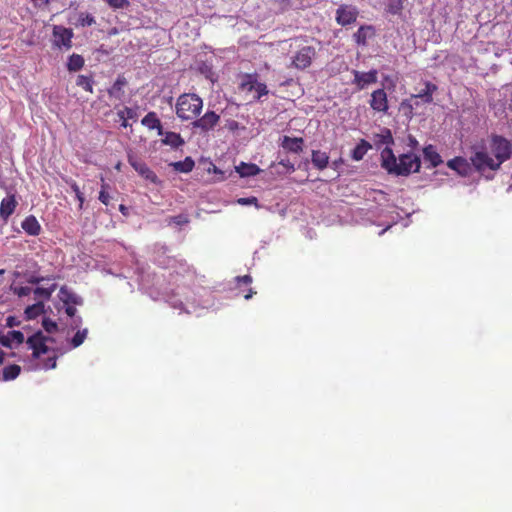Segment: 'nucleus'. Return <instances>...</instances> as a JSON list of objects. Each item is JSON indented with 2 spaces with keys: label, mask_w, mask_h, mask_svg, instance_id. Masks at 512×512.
<instances>
[{
  "label": "nucleus",
  "mask_w": 512,
  "mask_h": 512,
  "mask_svg": "<svg viewBox=\"0 0 512 512\" xmlns=\"http://www.w3.org/2000/svg\"><path fill=\"white\" fill-rule=\"evenodd\" d=\"M354 80L353 84L357 86L359 90L364 89L367 85L377 82V70L373 69L368 72L353 71Z\"/></svg>",
  "instance_id": "nucleus-12"
},
{
  "label": "nucleus",
  "mask_w": 512,
  "mask_h": 512,
  "mask_svg": "<svg viewBox=\"0 0 512 512\" xmlns=\"http://www.w3.org/2000/svg\"><path fill=\"white\" fill-rule=\"evenodd\" d=\"M102 182V189L99 192V200L101 203L107 206L110 203V195L106 191V189L108 188V184H106L103 179Z\"/></svg>",
  "instance_id": "nucleus-39"
},
{
  "label": "nucleus",
  "mask_w": 512,
  "mask_h": 512,
  "mask_svg": "<svg viewBox=\"0 0 512 512\" xmlns=\"http://www.w3.org/2000/svg\"><path fill=\"white\" fill-rule=\"evenodd\" d=\"M401 108L405 111V113L407 115H409L410 117L412 116V113H413V106L412 104L410 103V101L408 100H404L402 103H401Z\"/></svg>",
  "instance_id": "nucleus-48"
},
{
  "label": "nucleus",
  "mask_w": 512,
  "mask_h": 512,
  "mask_svg": "<svg viewBox=\"0 0 512 512\" xmlns=\"http://www.w3.org/2000/svg\"><path fill=\"white\" fill-rule=\"evenodd\" d=\"M20 323H21L20 320L15 316H8L6 318V326L9 328L19 326Z\"/></svg>",
  "instance_id": "nucleus-47"
},
{
  "label": "nucleus",
  "mask_w": 512,
  "mask_h": 512,
  "mask_svg": "<svg viewBox=\"0 0 512 512\" xmlns=\"http://www.w3.org/2000/svg\"><path fill=\"white\" fill-rule=\"evenodd\" d=\"M59 299L65 305H82L83 301L81 297L71 292L66 286H62L59 290Z\"/></svg>",
  "instance_id": "nucleus-19"
},
{
  "label": "nucleus",
  "mask_w": 512,
  "mask_h": 512,
  "mask_svg": "<svg viewBox=\"0 0 512 512\" xmlns=\"http://www.w3.org/2000/svg\"><path fill=\"white\" fill-rule=\"evenodd\" d=\"M238 285H250L252 283V277L250 275L238 276L236 278Z\"/></svg>",
  "instance_id": "nucleus-46"
},
{
  "label": "nucleus",
  "mask_w": 512,
  "mask_h": 512,
  "mask_svg": "<svg viewBox=\"0 0 512 512\" xmlns=\"http://www.w3.org/2000/svg\"><path fill=\"white\" fill-rule=\"evenodd\" d=\"M164 138L161 140L164 145L171 146L172 148H179L184 145V139L179 133L176 132H165Z\"/></svg>",
  "instance_id": "nucleus-24"
},
{
  "label": "nucleus",
  "mask_w": 512,
  "mask_h": 512,
  "mask_svg": "<svg viewBox=\"0 0 512 512\" xmlns=\"http://www.w3.org/2000/svg\"><path fill=\"white\" fill-rule=\"evenodd\" d=\"M447 166L461 176H468L472 170L470 160L468 161L466 158L461 156L448 160Z\"/></svg>",
  "instance_id": "nucleus-14"
},
{
  "label": "nucleus",
  "mask_w": 512,
  "mask_h": 512,
  "mask_svg": "<svg viewBox=\"0 0 512 512\" xmlns=\"http://www.w3.org/2000/svg\"><path fill=\"white\" fill-rule=\"evenodd\" d=\"M22 228L26 233H28L29 235H32V236L39 235V233L41 231V226H40L38 220L32 215L26 217L23 220Z\"/></svg>",
  "instance_id": "nucleus-21"
},
{
  "label": "nucleus",
  "mask_w": 512,
  "mask_h": 512,
  "mask_svg": "<svg viewBox=\"0 0 512 512\" xmlns=\"http://www.w3.org/2000/svg\"><path fill=\"white\" fill-rule=\"evenodd\" d=\"M203 109V100L196 93H183L175 105V113L182 121H195Z\"/></svg>",
  "instance_id": "nucleus-3"
},
{
  "label": "nucleus",
  "mask_w": 512,
  "mask_h": 512,
  "mask_svg": "<svg viewBox=\"0 0 512 512\" xmlns=\"http://www.w3.org/2000/svg\"><path fill=\"white\" fill-rule=\"evenodd\" d=\"M124 112H125V116L126 118H133L134 117V111L133 109L129 108V107H125L124 108Z\"/></svg>",
  "instance_id": "nucleus-54"
},
{
  "label": "nucleus",
  "mask_w": 512,
  "mask_h": 512,
  "mask_svg": "<svg viewBox=\"0 0 512 512\" xmlns=\"http://www.w3.org/2000/svg\"><path fill=\"white\" fill-rule=\"evenodd\" d=\"M78 22L82 27L91 26L95 24V18L89 13H81Z\"/></svg>",
  "instance_id": "nucleus-38"
},
{
  "label": "nucleus",
  "mask_w": 512,
  "mask_h": 512,
  "mask_svg": "<svg viewBox=\"0 0 512 512\" xmlns=\"http://www.w3.org/2000/svg\"><path fill=\"white\" fill-rule=\"evenodd\" d=\"M56 288V284H52L49 288L37 287L36 289L33 290V293L35 295V298L48 300L50 299L52 293L56 290Z\"/></svg>",
  "instance_id": "nucleus-32"
},
{
  "label": "nucleus",
  "mask_w": 512,
  "mask_h": 512,
  "mask_svg": "<svg viewBox=\"0 0 512 512\" xmlns=\"http://www.w3.org/2000/svg\"><path fill=\"white\" fill-rule=\"evenodd\" d=\"M45 279L46 278H44V277H39V276L31 275L27 279V282L30 283V284H39L40 282L44 281Z\"/></svg>",
  "instance_id": "nucleus-49"
},
{
  "label": "nucleus",
  "mask_w": 512,
  "mask_h": 512,
  "mask_svg": "<svg viewBox=\"0 0 512 512\" xmlns=\"http://www.w3.org/2000/svg\"><path fill=\"white\" fill-rule=\"evenodd\" d=\"M238 87L239 90L246 93L254 91L253 99L255 101L260 100L269 93L267 85L258 81V75L256 73H244L240 75Z\"/></svg>",
  "instance_id": "nucleus-5"
},
{
  "label": "nucleus",
  "mask_w": 512,
  "mask_h": 512,
  "mask_svg": "<svg viewBox=\"0 0 512 512\" xmlns=\"http://www.w3.org/2000/svg\"><path fill=\"white\" fill-rule=\"evenodd\" d=\"M409 141L412 147H416L418 145V141L412 136L409 137Z\"/></svg>",
  "instance_id": "nucleus-56"
},
{
  "label": "nucleus",
  "mask_w": 512,
  "mask_h": 512,
  "mask_svg": "<svg viewBox=\"0 0 512 512\" xmlns=\"http://www.w3.org/2000/svg\"><path fill=\"white\" fill-rule=\"evenodd\" d=\"M129 163L144 179L153 184H160L158 176L146 165V163L133 158H129Z\"/></svg>",
  "instance_id": "nucleus-11"
},
{
  "label": "nucleus",
  "mask_w": 512,
  "mask_h": 512,
  "mask_svg": "<svg viewBox=\"0 0 512 512\" xmlns=\"http://www.w3.org/2000/svg\"><path fill=\"white\" fill-rule=\"evenodd\" d=\"M36 7H44L49 4V0H31Z\"/></svg>",
  "instance_id": "nucleus-53"
},
{
  "label": "nucleus",
  "mask_w": 512,
  "mask_h": 512,
  "mask_svg": "<svg viewBox=\"0 0 512 512\" xmlns=\"http://www.w3.org/2000/svg\"><path fill=\"white\" fill-rule=\"evenodd\" d=\"M405 0H388L387 10L389 13L396 15L399 14L404 8Z\"/></svg>",
  "instance_id": "nucleus-35"
},
{
  "label": "nucleus",
  "mask_w": 512,
  "mask_h": 512,
  "mask_svg": "<svg viewBox=\"0 0 512 512\" xmlns=\"http://www.w3.org/2000/svg\"><path fill=\"white\" fill-rule=\"evenodd\" d=\"M117 114H118V117H119L121 120H123V119H125V118H126V116H125V112H124V109H123V110H121V111H119Z\"/></svg>",
  "instance_id": "nucleus-57"
},
{
  "label": "nucleus",
  "mask_w": 512,
  "mask_h": 512,
  "mask_svg": "<svg viewBox=\"0 0 512 512\" xmlns=\"http://www.w3.org/2000/svg\"><path fill=\"white\" fill-rule=\"evenodd\" d=\"M5 273L4 269H0V276H2Z\"/></svg>",
  "instance_id": "nucleus-62"
},
{
  "label": "nucleus",
  "mask_w": 512,
  "mask_h": 512,
  "mask_svg": "<svg viewBox=\"0 0 512 512\" xmlns=\"http://www.w3.org/2000/svg\"><path fill=\"white\" fill-rule=\"evenodd\" d=\"M13 293L19 297L28 296L33 290L27 286L11 287Z\"/></svg>",
  "instance_id": "nucleus-42"
},
{
  "label": "nucleus",
  "mask_w": 512,
  "mask_h": 512,
  "mask_svg": "<svg viewBox=\"0 0 512 512\" xmlns=\"http://www.w3.org/2000/svg\"><path fill=\"white\" fill-rule=\"evenodd\" d=\"M75 321L80 323L81 322V318L78 317Z\"/></svg>",
  "instance_id": "nucleus-63"
},
{
  "label": "nucleus",
  "mask_w": 512,
  "mask_h": 512,
  "mask_svg": "<svg viewBox=\"0 0 512 512\" xmlns=\"http://www.w3.org/2000/svg\"><path fill=\"white\" fill-rule=\"evenodd\" d=\"M5 353L0 349V364L4 362Z\"/></svg>",
  "instance_id": "nucleus-58"
},
{
  "label": "nucleus",
  "mask_w": 512,
  "mask_h": 512,
  "mask_svg": "<svg viewBox=\"0 0 512 512\" xmlns=\"http://www.w3.org/2000/svg\"><path fill=\"white\" fill-rule=\"evenodd\" d=\"M369 103L371 108L377 112L385 113L389 107L387 94L383 89H377L373 91Z\"/></svg>",
  "instance_id": "nucleus-13"
},
{
  "label": "nucleus",
  "mask_w": 512,
  "mask_h": 512,
  "mask_svg": "<svg viewBox=\"0 0 512 512\" xmlns=\"http://www.w3.org/2000/svg\"><path fill=\"white\" fill-rule=\"evenodd\" d=\"M376 145L386 144L390 145L394 143L392 133L389 129H384L381 134L376 135Z\"/></svg>",
  "instance_id": "nucleus-34"
},
{
  "label": "nucleus",
  "mask_w": 512,
  "mask_h": 512,
  "mask_svg": "<svg viewBox=\"0 0 512 512\" xmlns=\"http://www.w3.org/2000/svg\"><path fill=\"white\" fill-rule=\"evenodd\" d=\"M17 201L14 195L4 198L0 204V217L7 220L15 211Z\"/></svg>",
  "instance_id": "nucleus-18"
},
{
  "label": "nucleus",
  "mask_w": 512,
  "mask_h": 512,
  "mask_svg": "<svg viewBox=\"0 0 512 512\" xmlns=\"http://www.w3.org/2000/svg\"><path fill=\"white\" fill-rule=\"evenodd\" d=\"M311 160H312L313 165L317 169L323 170L328 166L329 156L327 155L326 152H322L319 150H313Z\"/></svg>",
  "instance_id": "nucleus-25"
},
{
  "label": "nucleus",
  "mask_w": 512,
  "mask_h": 512,
  "mask_svg": "<svg viewBox=\"0 0 512 512\" xmlns=\"http://www.w3.org/2000/svg\"><path fill=\"white\" fill-rule=\"evenodd\" d=\"M170 166L180 173H189L193 170L195 162L191 157H186L183 161L172 162Z\"/></svg>",
  "instance_id": "nucleus-26"
},
{
  "label": "nucleus",
  "mask_w": 512,
  "mask_h": 512,
  "mask_svg": "<svg viewBox=\"0 0 512 512\" xmlns=\"http://www.w3.org/2000/svg\"><path fill=\"white\" fill-rule=\"evenodd\" d=\"M279 166H282L285 171H276L275 173L277 174H285V173H292L295 171V167H294V164L290 162V160L286 159V160H281L279 163H278Z\"/></svg>",
  "instance_id": "nucleus-41"
},
{
  "label": "nucleus",
  "mask_w": 512,
  "mask_h": 512,
  "mask_svg": "<svg viewBox=\"0 0 512 512\" xmlns=\"http://www.w3.org/2000/svg\"><path fill=\"white\" fill-rule=\"evenodd\" d=\"M76 85L89 93H93L94 79L92 75L80 74L76 78Z\"/></svg>",
  "instance_id": "nucleus-27"
},
{
  "label": "nucleus",
  "mask_w": 512,
  "mask_h": 512,
  "mask_svg": "<svg viewBox=\"0 0 512 512\" xmlns=\"http://www.w3.org/2000/svg\"><path fill=\"white\" fill-rule=\"evenodd\" d=\"M123 127H127L128 126V123H127V118L123 119L122 120V124H121Z\"/></svg>",
  "instance_id": "nucleus-60"
},
{
  "label": "nucleus",
  "mask_w": 512,
  "mask_h": 512,
  "mask_svg": "<svg viewBox=\"0 0 512 512\" xmlns=\"http://www.w3.org/2000/svg\"><path fill=\"white\" fill-rule=\"evenodd\" d=\"M0 343L3 345V346H6V347H11V344H12V341L10 339V336L7 335H3L0 337Z\"/></svg>",
  "instance_id": "nucleus-51"
},
{
  "label": "nucleus",
  "mask_w": 512,
  "mask_h": 512,
  "mask_svg": "<svg viewBox=\"0 0 512 512\" xmlns=\"http://www.w3.org/2000/svg\"><path fill=\"white\" fill-rule=\"evenodd\" d=\"M226 127L230 130V131H235L238 129L239 127V123L235 120H229L227 121V124H226Z\"/></svg>",
  "instance_id": "nucleus-52"
},
{
  "label": "nucleus",
  "mask_w": 512,
  "mask_h": 512,
  "mask_svg": "<svg viewBox=\"0 0 512 512\" xmlns=\"http://www.w3.org/2000/svg\"><path fill=\"white\" fill-rule=\"evenodd\" d=\"M380 157L381 167L391 175L408 176L419 172L421 167L420 157L412 152L403 153L397 158L390 147H385Z\"/></svg>",
  "instance_id": "nucleus-1"
},
{
  "label": "nucleus",
  "mask_w": 512,
  "mask_h": 512,
  "mask_svg": "<svg viewBox=\"0 0 512 512\" xmlns=\"http://www.w3.org/2000/svg\"><path fill=\"white\" fill-rule=\"evenodd\" d=\"M280 146L287 152L300 154L304 148V139L302 137L283 136Z\"/></svg>",
  "instance_id": "nucleus-15"
},
{
  "label": "nucleus",
  "mask_w": 512,
  "mask_h": 512,
  "mask_svg": "<svg viewBox=\"0 0 512 512\" xmlns=\"http://www.w3.org/2000/svg\"><path fill=\"white\" fill-rule=\"evenodd\" d=\"M21 372V367L17 364H11L3 369L2 379L4 381H11L16 379Z\"/></svg>",
  "instance_id": "nucleus-30"
},
{
  "label": "nucleus",
  "mask_w": 512,
  "mask_h": 512,
  "mask_svg": "<svg viewBox=\"0 0 512 512\" xmlns=\"http://www.w3.org/2000/svg\"><path fill=\"white\" fill-rule=\"evenodd\" d=\"M141 123L150 130H157L158 135L164 134L161 121L154 111L148 112L141 120Z\"/></svg>",
  "instance_id": "nucleus-17"
},
{
  "label": "nucleus",
  "mask_w": 512,
  "mask_h": 512,
  "mask_svg": "<svg viewBox=\"0 0 512 512\" xmlns=\"http://www.w3.org/2000/svg\"><path fill=\"white\" fill-rule=\"evenodd\" d=\"M237 203L240 205H255L258 206V199L254 196L247 198H239Z\"/></svg>",
  "instance_id": "nucleus-45"
},
{
  "label": "nucleus",
  "mask_w": 512,
  "mask_h": 512,
  "mask_svg": "<svg viewBox=\"0 0 512 512\" xmlns=\"http://www.w3.org/2000/svg\"><path fill=\"white\" fill-rule=\"evenodd\" d=\"M220 121V116L214 111H207L203 116L197 117L192 125L194 128L200 129L202 132L212 130Z\"/></svg>",
  "instance_id": "nucleus-10"
},
{
  "label": "nucleus",
  "mask_w": 512,
  "mask_h": 512,
  "mask_svg": "<svg viewBox=\"0 0 512 512\" xmlns=\"http://www.w3.org/2000/svg\"><path fill=\"white\" fill-rule=\"evenodd\" d=\"M65 182L68 185H70L72 191L75 193V196H76L77 200L79 201V207L82 208L83 203H84V196H83V193L80 191L79 186L72 179H66Z\"/></svg>",
  "instance_id": "nucleus-37"
},
{
  "label": "nucleus",
  "mask_w": 512,
  "mask_h": 512,
  "mask_svg": "<svg viewBox=\"0 0 512 512\" xmlns=\"http://www.w3.org/2000/svg\"><path fill=\"white\" fill-rule=\"evenodd\" d=\"M85 64L84 58L76 53H73L69 58L67 62V69L71 72L79 71L83 68Z\"/></svg>",
  "instance_id": "nucleus-29"
},
{
  "label": "nucleus",
  "mask_w": 512,
  "mask_h": 512,
  "mask_svg": "<svg viewBox=\"0 0 512 512\" xmlns=\"http://www.w3.org/2000/svg\"><path fill=\"white\" fill-rule=\"evenodd\" d=\"M490 150L495 160L501 166L512 156V143L501 135H492L490 139Z\"/></svg>",
  "instance_id": "nucleus-6"
},
{
  "label": "nucleus",
  "mask_w": 512,
  "mask_h": 512,
  "mask_svg": "<svg viewBox=\"0 0 512 512\" xmlns=\"http://www.w3.org/2000/svg\"><path fill=\"white\" fill-rule=\"evenodd\" d=\"M87 333H88L87 329L78 330L75 333V335L73 336V338L71 339V346L73 348L79 347L84 342V340L86 339Z\"/></svg>",
  "instance_id": "nucleus-36"
},
{
  "label": "nucleus",
  "mask_w": 512,
  "mask_h": 512,
  "mask_svg": "<svg viewBox=\"0 0 512 512\" xmlns=\"http://www.w3.org/2000/svg\"><path fill=\"white\" fill-rule=\"evenodd\" d=\"M0 186L3 188V189H6V186H5V183L3 181L0 180Z\"/></svg>",
  "instance_id": "nucleus-61"
},
{
  "label": "nucleus",
  "mask_w": 512,
  "mask_h": 512,
  "mask_svg": "<svg viewBox=\"0 0 512 512\" xmlns=\"http://www.w3.org/2000/svg\"><path fill=\"white\" fill-rule=\"evenodd\" d=\"M371 149L372 145L367 140L361 139L356 147L352 150L351 158L355 161H360Z\"/></svg>",
  "instance_id": "nucleus-22"
},
{
  "label": "nucleus",
  "mask_w": 512,
  "mask_h": 512,
  "mask_svg": "<svg viewBox=\"0 0 512 512\" xmlns=\"http://www.w3.org/2000/svg\"><path fill=\"white\" fill-rule=\"evenodd\" d=\"M105 2L114 9H121L129 6L128 0H105Z\"/></svg>",
  "instance_id": "nucleus-43"
},
{
  "label": "nucleus",
  "mask_w": 512,
  "mask_h": 512,
  "mask_svg": "<svg viewBox=\"0 0 512 512\" xmlns=\"http://www.w3.org/2000/svg\"><path fill=\"white\" fill-rule=\"evenodd\" d=\"M254 293L255 292L252 290V288H249L248 292L246 294H244V298L245 299H250L253 296Z\"/></svg>",
  "instance_id": "nucleus-55"
},
{
  "label": "nucleus",
  "mask_w": 512,
  "mask_h": 512,
  "mask_svg": "<svg viewBox=\"0 0 512 512\" xmlns=\"http://www.w3.org/2000/svg\"><path fill=\"white\" fill-rule=\"evenodd\" d=\"M371 30V26H361L354 34L355 42L359 45H365L368 37L367 32Z\"/></svg>",
  "instance_id": "nucleus-33"
},
{
  "label": "nucleus",
  "mask_w": 512,
  "mask_h": 512,
  "mask_svg": "<svg viewBox=\"0 0 512 512\" xmlns=\"http://www.w3.org/2000/svg\"><path fill=\"white\" fill-rule=\"evenodd\" d=\"M42 326L45 329V331L48 333H53V332L57 331V329H58L57 323L49 318L43 319Z\"/></svg>",
  "instance_id": "nucleus-40"
},
{
  "label": "nucleus",
  "mask_w": 512,
  "mask_h": 512,
  "mask_svg": "<svg viewBox=\"0 0 512 512\" xmlns=\"http://www.w3.org/2000/svg\"><path fill=\"white\" fill-rule=\"evenodd\" d=\"M236 171L241 177H250L258 175L261 169L256 164L241 162L236 166Z\"/></svg>",
  "instance_id": "nucleus-23"
},
{
  "label": "nucleus",
  "mask_w": 512,
  "mask_h": 512,
  "mask_svg": "<svg viewBox=\"0 0 512 512\" xmlns=\"http://www.w3.org/2000/svg\"><path fill=\"white\" fill-rule=\"evenodd\" d=\"M44 312V304L39 301L33 305L27 306L24 313L27 319H35Z\"/></svg>",
  "instance_id": "nucleus-31"
},
{
  "label": "nucleus",
  "mask_w": 512,
  "mask_h": 512,
  "mask_svg": "<svg viewBox=\"0 0 512 512\" xmlns=\"http://www.w3.org/2000/svg\"><path fill=\"white\" fill-rule=\"evenodd\" d=\"M49 342H54V339L52 337L45 336L41 331L34 333L26 341L28 348L32 350L33 358L37 359L43 354L53 352V354L48 356V358L43 362L42 368L45 370L54 369L57 365L58 355L54 349L48 346Z\"/></svg>",
  "instance_id": "nucleus-2"
},
{
  "label": "nucleus",
  "mask_w": 512,
  "mask_h": 512,
  "mask_svg": "<svg viewBox=\"0 0 512 512\" xmlns=\"http://www.w3.org/2000/svg\"><path fill=\"white\" fill-rule=\"evenodd\" d=\"M316 56V50L312 46H304L299 49L292 57L291 67L298 70H305L310 67L314 57Z\"/></svg>",
  "instance_id": "nucleus-8"
},
{
  "label": "nucleus",
  "mask_w": 512,
  "mask_h": 512,
  "mask_svg": "<svg viewBox=\"0 0 512 512\" xmlns=\"http://www.w3.org/2000/svg\"><path fill=\"white\" fill-rule=\"evenodd\" d=\"M423 156L424 160L429 162L433 168L439 166L443 162L440 154L433 145L424 147Z\"/></svg>",
  "instance_id": "nucleus-20"
},
{
  "label": "nucleus",
  "mask_w": 512,
  "mask_h": 512,
  "mask_svg": "<svg viewBox=\"0 0 512 512\" xmlns=\"http://www.w3.org/2000/svg\"><path fill=\"white\" fill-rule=\"evenodd\" d=\"M437 90V86L431 82H426L425 89L420 91L417 95H413L414 98H422L425 103H431L433 101V93Z\"/></svg>",
  "instance_id": "nucleus-28"
},
{
  "label": "nucleus",
  "mask_w": 512,
  "mask_h": 512,
  "mask_svg": "<svg viewBox=\"0 0 512 512\" xmlns=\"http://www.w3.org/2000/svg\"><path fill=\"white\" fill-rule=\"evenodd\" d=\"M469 160L475 171L480 174H483L486 170L497 171L501 168L494 156L490 155L483 146L474 147Z\"/></svg>",
  "instance_id": "nucleus-4"
},
{
  "label": "nucleus",
  "mask_w": 512,
  "mask_h": 512,
  "mask_svg": "<svg viewBox=\"0 0 512 512\" xmlns=\"http://www.w3.org/2000/svg\"><path fill=\"white\" fill-rule=\"evenodd\" d=\"M358 14L356 7L342 4L336 10L335 20L339 25L347 26L356 22Z\"/></svg>",
  "instance_id": "nucleus-9"
},
{
  "label": "nucleus",
  "mask_w": 512,
  "mask_h": 512,
  "mask_svg": "<svg viewBox=\"0 0 512 512\" xmlns=\"http://www.w3.org/2000/svg\"><path fill=\"white\" fill-rule=\"evenodd\" d=\"M128 85L127 79L123 75H119L112 86L108 89V95L118 101H122L125 95V87Z\"/></svg>",
  "instance_id": "nucleus-16"
},
{
  "label": "nucleus",
  "mask_w": 512,
  "mask_h": 512,
  "mask_svg": "<svg viewBox=\"0 0 512 512\" xmlns=\"http://www.w3.org/2000/svg\"><path fill=\"white\" fill-rule=\"evenodd\" d=\"M8 336H10V339L12 342H15L17 344H22L24 342V335L21 331H9Z\"/></svg>",
  "instance_id": "nucleus-44"
},
{
  "label": "nucleus",
  "mask_w": 512,
  "mask_h": 512,
  "mask_svg": "<svg viewBox=\"0 0 512 512\" xmlns=\"http://www.w3.org/2000/svg\"><path fill=\"white\" fill-rule=\"evenodd\" d=\"M119 210H120L123 214H125V211L127 210V208H126L123 204H121V205H120V207H119Z\"/></svg>",
  "instance_id": "nucleus-59"
},
{
  "label": "nucleus",
  "mask_w": 512,
  "mask_h": 512,
  "mask_svg": "<svg viewBox=\"0 0 512 512\" xmlns=\"http://www.w3.org/2000/svg\"><path fill=\"white\" fill-rule=\"evenodd\" d=\"M74 36L71 28L62 25H54L52 31V44L58 49L69 50L72 48V38Z\"/></svg>",
  "instance_id": "nucleus-7"
},
{
  "label": "nucleus",
  "mask_w": 512,
  "mask_h": 512,
  "mask_svg": "<svg viewBox=\"0 0 512 512\" xmlns=\"http://www.w3.org/2000/svg\"><path fill=\"white\" fill-rule=\"evenodd\" d=\"M65 306H66V308H65V312H66V314H67L69 317H74V316H75V314H76V312H77V310H76V308H75V305L70 304V305H65Z\"/></svg>",
  "instance_id": "nucleus-50"
}]
</instances>
